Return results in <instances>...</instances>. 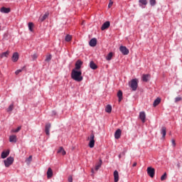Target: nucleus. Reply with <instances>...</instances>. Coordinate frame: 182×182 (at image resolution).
<instances>
[{
	"label": "nucleus",
	"mask_w": 182,
	"mask_h": 182,
	"mask_svg": "<svg viewBox=\"0 0 182 182\" xmlns=\"http://www.w3.org/2000/svg\"><path fill=\"white\" fill-rule=\"evenodd\" d=\"M71 77L75 82H82L83 80V77L82 76V71L73 70L71 72Z\"/></svg>",
	"instance_id": "1"
},
{
	"label": "nucleus",
	"mask_w": 182,
	"mask_h": 182,
	"mask_svg": "<svg viewBox=\"0 0 182 182\" xmlns=\"http://www.w3.org/2000/svg\"><path fill=\"white\" fill-rule=\"evenodd\" d=\"M129 86L133 92H136V90H137V87H139V81L136 78L133 79L129 82Z\"/></svg>",
	"instance_id": "2"
},
{
	"label": "nucleus",
	"mask_w": 182,
	"mask_h": 182,
	"mask_svg": "<svg viewBox=\"0 0 182 182\" xmlns=\"http://www.w3.org/2000/svg\"><path fill=\"white\" fill-rule=\"evenodd\" d=\"M87 140H90L88 144L89 147L93 149V147H95V134H91L90 137L88 136Z\"/></svg>",
	"instance_id": "3"
},
{
	"label": "nucleus",
	"mask_w": 182,
	"mask_h": 182,
	"mask_svg": "<svg viewBox=\"0 0 182 182\" xmlns=\"http://www.w3.org/2000/svg\"><path fill=\"white\" fill-rule=\"evenodd\" d=\"M14 164V157L9 156L6 160H4V166L5 167H9V166H12Z\"/></svg>",
	"instance_id": "4"
},
{
	"label": "nucleus",
	"mask_w": 182,
	"mask_h": 182,
	"mask_svg": "<svg viewBox=\"0 0 182 182\" xmlns=\"http://www.w3.org/2000/svg\"><path fill=\"white\" fill-rule=\"evenodd\" d=\"M119 50L124 55H129V48H127V47H126V46H121L119 47Z\"/></svg>",
	"instance_id": "5"
},
{
	"label": "nucleus",
	"mask_w": 182,
	"mask_h": 182,
	"mask_svg": "<svg viewBox=\"0 0 182 182\" xmlns=\"http://www.w3.org/2000/svg\"><path fill=\"white\" fill-rule=\"evenodd\" d=\"M156 170L154 168L148 167L147 168V174L151 176V178L154 177Z\"/></svg>",
	"instance_id": "6"
},
{
	"label": "nucleus",
	"mask_w": 182,
	"mask_h": 182,
	"mask_svg": "<svg viewBox=\"0 0 182 182\" xmlns=\"http://www.w3.org/2000/svg\"><path fill=\"white\" fill-rule=\"evenodd\" d=\"M82 65H83V62H82V60H77V62L75 63V68H74V70H79V69L82 68Z\"/></svg>",
	"instance_id": "7"
},
{
	"label": "nucleus",
	"mask_w": 182,
	"mask_h": 182,
	"mask_svg": "<svg viewBox=\"0 0 182 182\" xmlns=\"http://www.w3.org/2000/svg\"><path fill=\"white\" fill-rule=\"evenodd\" d=\"M139 119L141 120L142 123H146V112H141L139 113Z\"/></svg>",
	"instance_id": "8"
},
{
	"label": "nucleus",
	"mask_w": 182,
	"mask_h": 182,
	"mask_svg": "<svg viewBox=\"0 0 182 182\" xmlns=\"http://www.w3.org/2000/svg\"><path fill=\"white\" fill-rule=\"evenodd\" d=\"M51 125L50 124H46L45 127V132L47 136H50V130Z\"/></svg>",
	"instance_id": "9"
},
{
	"label": "nucleus",
	"mask_w": 182,
	"mask_h": 182,
	"mask_svg": "<svg viewBox=\"0 0 182 182\" xmlns=\"http://www.w3.org/2000/svg\"><path fill=\"white\" fill-rule=\"evenodd\" d=\"M110 26V21H106L104 23L101 27L102 31H105V29H108Z\"/></svg>",
	"instance_id": "10"
},
{
	"label": "nucleus",
	"mask_w": 182,
	"mask_h": 182,
	"mask_svg": "<svg viewBox=\"0 0 182 182\" xmlns=\"http://www.w3.org/2000/svg\"><path fill=\"white\" fill-rule=\"evenodd\" d=\"M90 46H92V48H95L96 45H97V40L96 38H92L90 41L89 43Z\"/></svg>",
	"instance_id": "11"
},
{
	"label": "nucleus",
	"mask_w": 182,
	"mask_h": 182,
	"mask_svg": "<svg viewBox=\"0 0 182 182\" xmlns=\"http://www.w3.org/2000/svg\"><path fill=\"white\" fill-rule=\"evenodd\" d=\"M122 136V130L118 129L114 133V138L119 139Z\"/></svg>",
	"instance_id": "12"
},
{
	"label": "nucleus",
	"mask_w": 182,
	"mask_h": 182,
	"mask_svg": "<svg viewBox=\"0 0 182 182\" xmlns=\"http://www.w3.org/2000/svg\"><path fill=\"white\" fill-rule=\"evenodd\" d=\"M49 16V12H46V14L43 16H41L39 17V21L43 22Z\"/></svg>",
	"instance_id": "13"
},
{
	"label": "nucleus",
	"mask_w": 182,
	"mask_h": 182,
	"mask_svg": "<svg viewBox=\"0 0 182 182\" xmlns=\"http://www.w3.org/2000/svg\"><path fill=\"white\" fill-rule=\"evenodd\" d=\"M11 59L13 62H18L19 59V54L18 53H14L12 55Z\"/></svg>",
	"instance_id": "14"
},
{
	"label": "nucleus",
	"mask_w": 182,
	"mask_h": 182,
	"mask_svg": "<svg viewBox=\"0 0 182 182\" xmlns=\"http://www.w3.org/2000/svg\"><path fill=\"white\" fill-rule=\"evenodd\" d=\"M166 133H167V128H166V127H162L161 129V134H162L163 139L166 137Z\"/></svg>",
	"instance_id": "15"
},
{
	"label": "nucleus",
	"mask_w": 182,
	"mask_h": 182,
	"mask_svg": "<svg viewBox=\"0 0 182 182\" xmlns=\"http://www.w3.org/2000/svg\"><path fill=\"white\" fill-rule=\"evenodd\" d=\"M57 153L58 154H62V156H65L66 154V151H65V149H63V146H60Z\"/></svg>",
	"instance_id": "16"
},
{
	"label": "nucleus",
	"mask_w": 182,
	"mask_h": 182,
	"mask_svg": "<svg viewBox=\"0 0 182 182\" xmlns=\"http://www.w3.org/2000/svg\"><path fill=\"white\" fill-rule=\"evenodd\" d=\"M0 11H1L2 14H9V12H11V9H10V8H6V7H2V8L0 9Z\"/></svg>",
	"instance_id": "17"
},
{
	"label": "nucleus",
	"mask_w": 182,
	"mask_h": 182,
	"mask_svg": "<svg viewBox=\"0 0 182 182\" xmlns=\"http://www.w3.org/2000/svg\"><path fill=\"white\" fill-rule=\"evenodd\" d=\"M17 138H16V135H11L9 136V141L10 143H16L17 141Z\"/></svg>",
	"instance_id": "18"
},
{
	"label": "nucleus",
	"mask_w": 182,
	"mask_h": 182,
	"mask_svg": "<svg viewBox=\"0 0 182 182\" xmlns=\"http://www.w3.org/2000/svg\"><path fill=\"white\" fill-rule=\"evenodd\" d=\"M53 176V171H52L51 168H48V171H47V177L48 178H52Z\"/></svg>",
	"instance_id": "19"
},
{
	"label": "nucleus",
	"mask_w": 182,
	"mask_h": 182,
	"mask_svg": "<svg viewBox=\"0 0 182 182\" xmlns=\"http://www.w3.org/2000/svg\"><path fill=\"white\" fill-rule=\"evenodd\" d=\"M139 6L141 8H146V5H147V0H139Z\"/></svg>",
	"instance_id": "20"
},
{
	"label": "nucleus",
	"mask_w": 182,
	"mask_h": 182,
	"mask_svg": "<svg viewBox=\"0 0 182 182\" xmlns=\"http://www.w3.org/2000/svg\"><path fill=\"white\" fill-rule=\"evenodd\" d=\"M117 97L119 98L118 102H122L123 100V92H122V90L118 91Z\"/></svg>",
	"instance_id": "21"
},
{
	"label": "nucleus",
	"mask_w": 182,
	"mask_h": 182,
	"mask_svg": "<svg viewBox=\"0 0 182 182\" xmlns=\"http://www.w3.org/2000/svg\"><path fill=\"white\" fill-rule=\"evenodd\" d=\"M114 182L119 181V171H114Z\"/></svg>",
	"instance_id": "22"
},
{
	"label": "nucleus",
	"mask_w": 182,
	"mask_h": 182,
	"mask_svg": "<svg viewBox=\"0 0 182 182\" xmlns=\"http://www.w3.org/2000/svg\"><path fill=\"white\" fill-rule=\"evenodd\" d=\"M9 156V150L4 151L1 153V159H6Z\"/></svg>",
	"instance_id": "23"
},
{
	"label": "nucleus",
	"mask_w": 182,
	"mask_h": 182,
	"mask_svg": "<svg viewBox=\"0 0 182 182\" xmlns=\"http://www.w3.org/2000/svg\"><path fill=\"white\" fill-rule=\"evenodd\" d=\"M160 102H161V99L160 98H156L153 104L154 107H156V106H159V105H160Z\"/></svg>",
	"instance_id": "24"
},
{
	"label": "nucleus",
	"mask_w": 182,
	"mask_h": 182,
	"mask_svg": "<svg viewBox=\"0 0 182 182\" xmlns=\"http://www.w3.org/2000/svg\"><path fill=\"white\" fill-rule=\"evenodd\" d=\"M90 68L91 69H93L94 70H95V69L97 68V65L95 63V62L90 61Z\"/></svg>",
	"instance_id": "25"
},
{
	"label": "nucleus",
	"mask_w": 182,
	"mask_h": 182,
	"mask_svg": "<svg viewBox=\"0 0 182 182\" xmlns=\"http://www.w3.org/2000/svg\"><path fill=\"white\" fill-rule=\"evenodd\" d=\"M9 56V50H7L6 52L2 53L0 55V57L2 58H8Z\"/></svg>",
	"instance_id": "26"
},
{
	"label": "nucleus",
	"mask_w": 182,
	"mask_h": 182,
	"mask_svg": "<svg viewBox=\"0 0 182 182\" xmlns=\"http://www.w3.org/2000/svg\"><path fill=\"white\" fill-rule=\"evenodd\" d=\"M105 112L107 113H112V105H107V107L105 108Z\"/></svg>",
	"instance_id": "27"
},
{
	"label": "nucleus",
	"mask_w": 182,
	"mask_h": 182,
	"mask_svg": "<svg viewBox=\"0 0 182 182\" xmlns=\"http://www.w3.org/2000/svg\"><path fill=\"white\" fill-rule=\"evenodd\" d=\"M149 77H150V75H144L142 76V80H143V82H148Z\"/></svg>",
	"instance_id": "28"
},
{
	"label": "nucleus",
	"mask_w": 182,
	"mask_h": 182,
	"mask_svg": "<svg viewBox=\"0 0 182 182\" xmlns=\"http://www.w3.org/2000/svg\"><path fill=\"white\" fill-rule=\"evenodd\" d=\"M28 29L31 31V32H33V23H28Z\"/></svg>",
	"instance_id": "29"
},
{
	"label": "nucleus",
	"mask_w": 182,
	"mask_h": 182,
	"mask_svg": "<svg viewBox=\"0 0 182 182\" xmlns=\"http://www.w3.org/2000/svg\"><path fill=\"white\" fill-rule=\"evenodd\" d=\"M112 58H113V53H109L107 57H106V60H112Z\"/></svg>",
	"instance_id": "30"
},
{
	"label": "nucleus",
	"mask_w": 182,
	"mask_h": 182,
	"mask_svg": "<svg viewBox=\"0 0 182 182\" xmlns=\"http://www.w3.org/2000/svg\"><path fill=\"white\" fill-rule=\"evenodd\" d=\"M167 179V173H164V175L161 176V181H164V180Z\"/></svg>",
	"instance_id": "31"
},
{
	"label": "nucleus",
	"mask_w": 182,
	"mask_h": 182,
	"mask_svg": "<svg viewBox=\"0 0 182 182\" xmlns=\"http://www.w3.org/2000/svg\"><path fill=\"white\" fill-rule=\"evenodd\" d=\"M65 39L66 42H70L72 41V36L67 35Z\"/></svg>",
	"instance_id": "32"
},
{
	"label": "nucleus",
	"mask_w": 182,
	"mask_h": 182,
	"mask_svg": "<svg viewBox=\"0 0 182 182\" xmlns=\"http://www.w3.org/2000/svg\"><path fill=\"white\" fill-rule=\"evenodd\" d=\"M21 129H22V127H17L16 129H12L11 132V133H18V132L21 131Z\"/></svg>",
	"instance_id": "33"
},
{
	"label": "nucleus",
	"mask_w": 182,
	"mask_h": 182,
	"mask_svg": "<svg viewBox=\"0 0 182 182\" xmlns=\"http://www.w3.org/2000/svg\"><path fill=\"white\" fill-rule=\"evenodd\" d=\"M51 60H52V55H46V58L45 60L46 62H50Z\"/></svg>",
	"instance_id": "34"
},
{
	"label": "nucleus",
	"mask_w": 182,
	"mask_h": 182,
	"mask_svg": "<svg viewBox=\"0 0 182 182\" xmlns=\"http://www.w3.org/2000/svg\"><path fill=\"white\" fill-rule=\"evenodd\" d=\"M31 161H32V155H31V156L26 160V163H27V164H31Z\"/></svg>",
	"instance_id": "35"
},
{
	"label": "nucleus",
	"mask_w": 182,
	"mask_h": 182,
	"mask_svg": "<svg viewBox=\"0 0 182 182\" xmlns=\"http://www.w3.org/2000/svg\"><path fill=\"white\" fill-rule=\"evenodd\" d=\"M100 164H98L97 166H95V170L96 171H97V170H99V168H100V167H102V160L100 161Z\"/></svg>",
	"instance_id": "36"
},
{
	"label": "nucleus",
	"mask_w": 182,
	"mask_h": 182,
	"mask_svg": "<svg viewBox=\"0 0 182 182\" xmlns=\"http://www.w3.org/2000/svg\"><path fill=\"white\" fill-rule=\"evenodd\" d=\"M181 100H182L181 97H176L175 98V103H177V102H181Z\"/></svg>",
	"instance_id": "37"
},
{
	"label": "nucleus",
	"mask_w": 182,
	"mask_h": 182,
	"mask_svg": "<svg viewBox=\"0 0 182 182\" xmlns=\"http://www.w3.org/2000/svg\"><path fill=\"white\" fill-rule=\"evenodd\" d=\"M149 4L151 6H154L156 5V0H149Z\"/></svg>",
	"instance_id": "38"
},
{
	"label": "nucleus",
	"mask_w": 182,
	"mask_h": 182,
	"mask_svg": "<svg viewBox=\"0 0 182 182\" xmlns=\"http://www.w3.org/2000/svg\"><path fill=\"white\" fill-rule=\"evenodd\" d=\"M12 110H14V105H11L8 109H7V112H12Z\"/></svg>",
	"instance_id": "39"
},
{
	"label": "nucleus",
	"mask_w": 182,
	"mask_h": 182,
	"mask_svg": "<svg viewBox=\"0 0 182 182\" xmlns=\"http://www.w3.org/2000/svg\"><path fill=\"white\" fill-rule=\"evenodd\" d=\"M31 58L33 60H35V59H38V54L34 53L33 55H31Z\"/></svg>",
	"instance_id": "40"
},
{
	"label": "nucleus",
	"mask_w": 182,
	"mask_h": 182,
	"mask_svg": "<svg viewBox=\"0 0 182 182\" xmlns=\"http://www.w3.org/2000/svg\"><path fill=\"white\" fill-rule=\"evenodd\" d=\"M111 6H113V1L109 0V3L108 4V8L110 9Z\"/></svg>",
	"instance_id": "41"
},
{
	"label": "nucleus",
	"mask_w": 182,
	"mask_h": 182,
	"mask_svg": "<svg viewBox=\"0 0 182 182\" xmlns=\"http://www.w3.org/2000/svg\"><path fill=\"white\" fill-rule=\"evenodd\" d=\"M23 69H20V70H17L16 72H15V74L16 75H19L21 73V72H22Z\"/></svg>",
	"instance_id": "42"
},
{
	"label": "nucleus",
	"mask_w": 182,
	"mask_h": 182,
	"mask_svg": "<svg viewBox=\"0 0 182 182\" xmlns=\"http://www.w3.org/2000/svg\"><path fill=\"white\" fill-rule=\"evenodd\" d=\"M171 143H172V146H173V147H175V146H176V140L172 139L171 140Z\"/></svg>",
	"instance_id": "43"
},
{
	"label": "nucleus",
	"mask_w": 182,
	"mask_h": 182,
	"mask_svg": "<svg viewBox=\"0 0 182 182\" xmlns=\"http://www.w3.org/2000/svg\"><path fill=\"white\" fill-rule=\"evenodd\" d=\"M8 33H5L4 35V39H6V40H8Z\"/></svg>",
	"instance_id": "44"
},
{
	"label": "nucleus",
	"mask_w": 182,
	"mask_h": 182,
	"mask_svg": "<svg viewBox=\"0 0 182 182\" xmlns=\"http://www.w3.org/2000/svg\"><path fill=\"white\" fill-rule=\"evenodd\" d=\"M73 178H72V176H69L68 177V182H73Z\"/></svg>",
	"instance_id": "45"
},
{
	"label": "nucleus",
	"mask_w": 182,
	"mask_h": 182,
	"mask_svg": "<svg viewBox=\"0 0 182 182\" xmlns=\"http://www.w3.org/2000/svg\"><path fill=\"white\" fill-rule=\"evenodd\" d=\"M176 166H177L178 168H180V167H181V165L180 164V163H178L176 164Z\"/></svg>",
	"instance_id": "46"
},
{
	"label": "nucleus",
	"mask_w": 182,
	"mask_h": 182,
	"mask_svg": "<svg viewBox=\"0 0 182 182\" xmlns=\"http://www.w3.org/2000/svg\"><path fill=\"white\" fill-rule=\"evenodd\" d=\"M136 166H137V162H134V163L133 164V165H132V166H134V167H136Z\"/></svg>",
	"instance_id": "47"
},
{
	"label": "nucleus",
	"mask_w": 182,
	"mask_h": 182,
	"mask_svg": "<svg viewBox=\"0 0 182 182\" xmlns=\"http://www.w3.org/2000/svg\"><path fill=\"white\" fill-rule=\"evenodd\" d=\"M121 157H122V155H121V154H119V158L120 159Z\"/></svg>",
	"instance_id": "48"
},
{
	"label": "nucleus",
	"mask_w": 182,
	"mask_h": 182,
	"mask_svg": "<svg viewBox=\"0 0 182 182\" xmlns=\"http://www.w3.org/2000/svg\"><path fill=\"white\" fill-rule=\"evenodd\" d=\"M1 75H2V74H1V72H0V77H1Z\"/></svg>",
	"instance_id": "49"
},
{
	"label": "nucleus",
	"mask_w": 182,
	"mask_h": 182,
	"mask_svg": "<svg viewBox=\"0 0 182 182\" xmlns=\"http://www.w3.org/2000/svg\"><path fill=\"white\" fill-rule=\"evenodd\" d=\"M92 173H94V170L93 169H92Z\"/></svg>",
	"instance_id": "50"
},
{
	"label": "nucleus",
	"mask_w": 182,
	"mask_h": 182,
	"mask_svg": "<svg viewBox=\"0 0 182 182\" xmlns=\"http://www.w3.org/2000/svg\"><path fill=\"white\" fill-rule=\"evenodd\" d=\"M0 29H1V26H0Z\"/></svg>",
	"instance_id": "51"
}]
</instances>
